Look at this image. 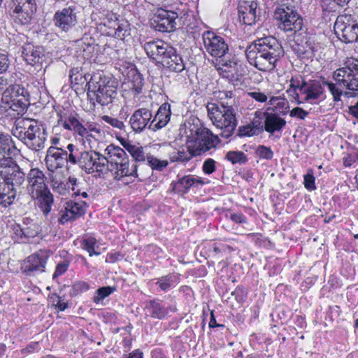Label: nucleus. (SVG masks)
Segmentation results:
<instances>
[{
  "instance_id": "1",
  "label": "nucleus",
  "mask_w": 358,
  "mask_h": 358,
  "mask_svg": "<svg viewBox=\"0 0 358 358\" xmlns=\"http://www.w3.org/2000/svg\"><path fill=\"white\" fill-rule=\"evenodd\" d=\"M284 51L278 41L271 36L259 38L250 45L245 51L248 61L262 71H271Z\"/></svg>"
},
{
  "instance_id": "2",
  "label": "nucleus",
  "mask_w": 358,
  "mask_h": 358,
  "mask_svg": "<svg viewBox=\"0 0 358 358\" xmlns=\"http://www.w3.org/2000/svg\"><path fill=\"white\" fill-rule=\"evenodd\" d=\"M218 97L220 99V104H207L208 115L213 125L222 130L220 136L228 138L234 134L237 124L235 110L232 106L234 100L230 91L220 92Z\"/></svg>"
},
{
  "instance_id": "3",
  "label": "nucleus",
  "mask_w": 358,
  "mask_h": 358,
  "mask_svg": "<svg viewBox=\"0 0 358 358\" xmlns=\"http://www.w3.org/2000/svg\"><path fill=\"white\" fill-rule=\"evenodd\" d=\"M24 181V174L12 157L0 158V204L10 205L17 189Z\"/></svg>"
},
{
  "instance_id": "4",
  "label": "nucleus",
  "mask_w": 358,
  "mask_h": 358,
  "mask_svg": "<svg viewBox=\"0 0 358 358\" xmlns=\"http://www.w3.org/2000/svg\"><path fill=\"white\" fill-rule=\"evenodd\" d=\"M11 133L34 152H39L45 147L47 131L34 119L17 118L14 122Z\"/></svg>"
},
{
  "instance_id": "5",
  "label": "nucleus",
  "mask_w": 358,
  "mask_h": 358,
  "mask_svg": "<svg viewBox=\"0 0 358 358\" xmlns=\"http://www.w3.org/2000/svg\"><path fill=\"white\" fill-rule=\"evenodd\" d=\"M336 83L324 82L328 90L333 96L334 101H338L344 89L358 90V59L347 58L344 66L334 72Z\"/></svg>"
},
{
  "instance_id": "6",
  "label": "nucleus",
  "mask_w": 358,
  "mask_h": 358,
  "mask_svg": "<svg viewBox=\"0 0 358 358\" xmlns=\"http://www.w3.org/2000/svg\"><path fill=\"white\" fill-rule=\"evenodd\" d=\"M185 127L192 152L197 156L216 148L220 143L219 136L203 127L197 118L188 120L185 123Z\"/></svg>"
},
{
  "instance_id": "7",
  "label": "nucleus",
  "mask_w": 358,
  "mask_h": 358,
  "mask_svg": "<svg viewBox=\"0 0 358 358\" xmlns=\"http://www.w3.org/2000/svg\"><path fill=\"white\" fill-rule=\"evenodd\" d=\"M106 159L108 161V171L114 178L121 180L125 177L138 176L137 165H130L129 159L125 151L119 146L110 144L104 150Z\"/></svg>"
},
{
  "instance_id": "8",
  "label": "nucleus",
  "mask_w": 358,
  "mask_h": 358,
  "mask_svg": "<svg viewBox=\"0 0 358 358\" xmlns=\"http://www.w3.org/2000/svg\"><path fill=\"white\" fill-rule=\"evenodd\" d=\"M87 86V95L91 99L95 98L103 106L111 103L116 95V88L110 83L106 77H102L101 74L92 76Z\"/></svg>"
},
{
  "instance_id": "9",
  "label": "nucleus",
  "mask_w": 358,
  "mask_h": 358,
  "mask_svg": "<svg viewBox=\"0 0 358 358\" xmlns=\"http://www.w3.org/2000/svg\"><path fill=\"white\" fill-rule=\"evenodd\" d=\"M78 163L88 173H96L100 175L108 171V161L106 160L104 152L101 154L96 151L83 152Z\"/></svg>"
},
{
  "instance_id": "10",
  "label": "nucleus",
  "mask_w": 358,
  "mask_h": 358,
  "mask_svg": "<svg viewBox=\"0 0 358 358\" xmlns=\"http://www.w3.org/2000/svg\"><path fill=\"white\" fill-rule=\"evenodd\" d=\"M334 28L337 37L344 43H353L358 39V24L350 16H338Z\"/></svg>"
},
{
  "instance_id": "11",
  "label": "nucleus",
  "mask_w": 358,
  "mask_h": 358,
  "mask_svg": "<svg viewBox=\"0 0 358 358\" xmlns=\"http://www.w3.org/2000/svg\"><path fill=\"white\" fill-rule=\"evenodd\" d=\"M275 17L280 22L279 27L285 31H297L302 28V18L296 10L289 6H282L278 8Z\"/></svg>"
},
{
  "instance_id": "12",
  "label": "nucleus",
  "mask_w": 358,
  "mask_h": 358,
  "mask_svg": "<svg viewBox=\"0 0 358 358\" xmlns=\"http://www.w3.org/2000/svg\"><path fill=\"white\" fill-rule=\"evenodd\" d=\"M204 48L212 57H222L228 51V45L224 38L213 31H207L203 34Z\"/></svg>"
},
{
  "instance_id": "13",
  "label": "nucleus",
  "mask_w": 358,
  "mask_h": 358,
  "mask_svg": "<svg viewBox=\"0 0 358 358\" xmlns=\"http://www.w3.org/2000/svg\"><path fill=\"white\" fill-rule=\"evenodd\" d=\"M36 9L35 0H13V16L17 23L28 24Z\"/></svg>"
},
{
  "instance_id": "14",
  "label": "nucleus",
  "mask_w": 358,
  "mask_h": 358,
  "mask_svg": "<svg viewBox=\"0 0 358 358\" xmlns=\"http://www.w3.org/2000/svg\"><path fill=\"white\" fill-rule=\"evenodd\" d=\"M177 13L171 10L158 8L153 17L155 28L161 32H170L176 29Z\"/></svg>"
},
{
  "instance_id": "15",
  "label": "nucleus",
  "mask_w": 358,
  "mask_h": 358,
  "mask_svg": "<svg viewBox=\"0 0 358 358\" xmlns=\"http://www.w3.org/2000/svg\"><path fill=\"white\" fill-rule=\"evenodd\" d=\"M46 180L47 177L42 170L38 168L31 169L27 176V189L29 195L34 196L35 194L49 189Z\"/></svg>"
},
{
  "instance_id": "16",
  "label": "nucleus",
  "mask_w": 358,
  "mask_h": 358,
  "mask_svg": "<svg viewBox=\"0 0 358 358\" xmlns=\"http://www.w3.org/2000/svg\"><path fill=\"white\" fill-rule=\"evenodd\" d=\"M27 95L28 92L23 87L20 85H10L2 93L1 101L9 106L10 108L17 110L15 107L17 104L24 105L23 101Z\"/></svg>"
},
{
  "instance_id": "17",
  "label": "nucleus",
  "mask_w": 358,
  "mask_h": 358,
  "mask_svg": "<svg viewBox=\"0 0 358 358\" xmlns=\"http://www.w3.org/2000/svg\"><path fill=\"white\" fill-rule=\"evenodd\" d=\"M55 25L64 32L69 31L77 22L76 8L73 6L57 10L54 15Z\"/></svg>"
},
{
  "instance_id": "18",
  "label": "nucleus",
  "mask_w": 358,
  "mask_h": 358,
  "mask_svg": "<svg viewBox=\"0 0 358 358\" xmlns=\"http://www.w3.org/2000/svg\"><path fill=\"white\" fill-rule=\"evenodd\" d=\"M45 162L48 169L52 172L69 162L68 152L56 146H50L47 150Z\"/></svg>"
},
{
  "instance_id": "19",
  "label": "nucleus",
  "mask_w": 358,
  "mask_h": 358,
  "mask_svg": "<svg viewBox=\"0 0 358 358\" xmlns=\"http://www.w3.org/2000/svg\"><path fill=\"white\" fill-rule=\"evenodd\" d=\"M85 203L83 201H66L64 208L59 212V222L64 224L80 217L85 213Z\"/></svg>"
},
{
  "instance_id": "20",
  "label": "nucleus",
  "mask_w": 358,
  "mask_h": 358,
  "mask_svg": "<svg viewBox=\"0 0 358 358\" xmlns=\"http://www.w3.org/2000/svg\"><path fill=\"white\" fill-rule=\"evenodd\" d=\"M152 114L150 110L146 108H141L136 110L129 118V124L132 130L136 133H141L152 122Z\"/></svg>"
},
{
  "instance_id": "21",
  "label": "nucleus",
  "mask_w": 358,
  "mask_h": 358,
  "mask_svg": "<svg viewBox=\"0 0 358 358\" xmlns=\"http://www.w3.org/2000/svg\"><path fill=\"white\" fill-rule=\"evenodd\" d=\"M171 46L161 40L150 41L144 44L143 48L149 58L161 64Z\"/></svg>"
},
{
  "instance_id": "22",
  "label": "nucleus",
  "mask_w": 358,
  "mask_h": 358,
  "mask_svg": "<svg viewBox=\"0 0 358 358\" xmlns=\"http://www.w3.org/2000/svg\"><path fill=\"white\" fill-rule=\"evenodd\" d=\"M22 55L28 64L38 67L42 64L44 51L43 47L28 43L22 46Z\"/></svg>"
},
{
  "instance_id": "23",
  "label": "nucleus",
  "mask_w": 358,
  "mask_h": 358,
  "mask_svg": "<svg viewBox=\"0 0 358 358\" xmlns=\"http://www.w3.org/2000/svg\"><path fill=\"white\" fill-rule=\"evenodd\" d=\"M49 253L47 251L41 250L32 254L28 257L27 262L24 265L26 272L42 273L45 271Z\"/></svg>"
},
{
  "instance_id": "24",
  "label": "nucleus",
  "mask_w": 358,
  "mask_h": 358,
  "mask_svg": "<svg viewBox=\"0 0 358 358\" xmlns=\"http://www.w3.org/2000/svg\"><path fill=\"white\" fill-rule=\"evenodd\" d=\"M257 3L255 0H240L238 15L243 22L251 25L256 22Z\"/></svg>"
},
{
  "instance_id": "25",
  "label": "nucleus",
  "mask_w": 358,
  "mask_h": 358,
  "mask_svg": "<svg viewBox=\"0 0 358 358\" xmlns=\"http://www.w3.org/2000/svg\"><path fill=\"white\" fill-rule=\"evenodd\" d=\"M57 116V126L62 127L66 130L73 131L77 135L85 131L83 124L75 115L58 111Z\"/></svg>"
},
{
  "instance_id": "26",
  "label": "nucleus",
  "mask_w": 358,
  "mask_h": 358,
  "mask_svg": "<svg viewBox=\"0 0 358 358\" xmlns=\"http://www.w3.org/2000/svg\"><path fill=\"white\" fill-rule=\"evenodd\" d=\"M171 115V106L169 103H164L159 108L155 117L149 125V129L157 131L164 127L170 120Z\"/></svg>"
},
{
  "instance_id": "27",
  "label": "nucleus",
  "mask_w": 358,
  "mask_h": 358,
  "mask_svg": "<svg viewBox=\"0 0 358 358\" xmlns=\"http://www.w3.org/2000/svg\"><path fill=\"white\" fill-rule=\"evenodd\" d=\"M264 117V129L270 134L280 132L286 125V120L276 113H263Z\"/></svg>"
},
{
  "instance_id": "28",
  "label": "nucleus",
  "mask_w": 358,
  "mask_h": 358,
  "mask_svg": "<svg viewBox=\"0 0 358 358\" xmlns=\"http://www.w3.org/2000/svg\"><path fill=\"white\" fill-rule=\"evenodd\" d=\"M161 64L173 72H181L185 69V63L181 56L171 47Z\"/></svg>"
},
{
  "instance_id": "29",
  "label": "nucleus",
  "mask_w": 358,
  "mask_h": 358,
  "mask_svg": "<svg viewBox=\"0 0 358 358\" xmlns=\"http://www.w3.org/2000/svg\"><path fill=\"white\" fill-rule=\"evenodd\" d=\"M30 196L32 199L36 201L43 214L47 217L50 213L54 203V196L50 189H48L38 194H35L34 196Z\"/></svg>"
},
{
  "instance_id": "30",
  "label": "nucleus",
  "mask_w": 358,
  "mask_h": 358,
  "mask_svg": "<svg viewBox=\"0 0 358 358\" xmlns=\"http://www.w3.org/2000/svg\"><path fill=\"white\" fill-rule=\"evenodd\" d=\"M299 92L302 100L312 103L320 98L322 94V89L318 83L307 84L303 81Z\"/></svg>"
},
{
  "instance_id": "31",
  "label": "nucleus",
  "mask_w": 358,
  "mask_h": 358,
  "mask_svg": "<svg viewBox=\"0 0 358 358\" xmlns=\"http://www.w3.org/2000/svg\"><path fill=\"white\" fill-rule=\"evenodd\" d=\"M196 183L203 185L204 182L200 177L191 175L185 176L174 183L173 190L180 194H185Z\"/></svg>"
},
{
  "instance_id": "32",
  "label": "nucleus",
  "mask_w": 358,
  "mask_h": 358,
  "mask_svg": "<svg viewBox=\"0 0 358 358\" xmlns=\"http://www.w3.org/2000/svg\"><path fill=\"white\" fill-rule=\"evenodd\" d=\"M77 52L84 59H90L94 55L97 45L92 38H83L76 41Z\"/></svg>"
},
{
  "instance_id": "33",
  "label": "nucleus",
  "mask_w": 358,
  "mask_h": 358,
  "mask_svg": "<svg viewBox=\"0 0 358 358\" xmlns=\"http://www.w3.org/2000/svg\"><path fill=\"white\" fill-rule=\"evenodd\" d=\"M145 309L152 318L162 320L168 315V309L159 300L154 299L146 303Z\"/></svg>"
},
{
  "instance_id": "34",
  "label": "nucleus",
  "mask_w": 358,
  "mask_h": 358,
  "mask_svg": "<svg viewBox=\"0 0 358 358\" xmlns=\"http://www.w3.org/2000/svg\"><path fill=\"white\" fill-rule=\"evenodd\" d=\"M196 156H197V155L192 152L189 141L187 138L186 147H180L177 151L170 153L169 159L172 162H184L189 161L192 157Z\"/></svg>"
},
{
  "instance_id": "35",
  "label": "nucleus",
  "mask_w": 358,
  "mask_h": 358,
  "mask_svg": "<svg viewBox=\"0 0 358 358\" xmlns=\"http://www.w3.org/2000/svg\"><path fill=\"white\" fill-rule=\"evenodd\" d=\"M17 152V150L8 134H0V154L3 157H12Z\"/></svg>"
},
{
  "instance_id": "36",
  "label": "nucleus",
  "mask_w": 358,
  "mask_h": 358,
  "mask_svg": "<svg viewBox=\"0 0 358 358\" xmlns=\"http://www.w3.org/2000/svg\"><path fill=\"white\" fill-rule=\"evenodd\" d=\"M263 130V126L258 121L254 120L251 124L240 127L238 134L241 137H250L259 135Z\"/></svg>"
},
{
  "instance_id": "37",
  "label": "nucleus",
  "mask_w": 358,
  "mask_h": 358,
  "mask_svg": "<svg viewBox=\"0 0 358 358\" xmlns=\"http://www.w3.org/2000/svg\"><path fill=\"white\" fill-rule=\"evenodd\" d=\"M128 78L131 83V89L136 94L141 93L143 85L142 75L136 69H131L129 72Z\"/></svg>"
},
{
  "instance_id": "38",
  "label": "nucleus",
  "mask_w": 358,
  "mask_h": 358,
  "mask_svg": "<svg viewBox=\"0 0 358 358\" xmlns=\"http://www.w3.org/2000/svg\"><path fill=\"white\" fill-rule=\"evenodd\" d=\"M302 83L303 80L301 78H292L290 80L289 87L287 90L288 95L299 104L302 103V101L299 100L300 97H301L299 89L302 87Z\"/></svg>"
},
{
  "instance_id": "39",
  "label": "nucleus",
  "mask_w": 358,
  "mask_h": 358,
  "mask_svg": "<svg viewBox=\"0 0 358 358\" xmlns=\"http://www.w3.org/2000/svg\"><path fill=\"white\" fill-rule=\"evenodd\" d=\"M156 284L161 290L167 292L178 284V278L173 274H169L157 279Z\"/></svg>"
},
{
  "instance_id": "40",
  "label": "nucleus",
  "mask_w": 358,
  "mask_h": 358,
  "mask_svg": "<svg viewBox=\"0 0 358 358\" xmlns=\"http://www.w3.org/2000/svg\"><path fill=\"white\" fill-rule=\"evenodd\" d=\"M117 21L118 19L114 13H108L106 14L101 22V25L106 27L103 31H105L107 35L111 36L115 26L117 25Z\"/></svg>"
},
{
  "instance_id": "41",
  "label": "nucleus",
  "mask_w": 358,
  "mask_h": 358,
  "mask_svg": "<svg viewBox=\"0 0 358 358\" xmlns=\"http://www.w3.org/2000/svg\"><path fill=\"white\" fill-rule=\"evenodd\" d=\"M81 247L86 250L90 257L92 255H99L101 252L98 251L99 246L96 239L93 237H87L82 240Z\"/></svg>"
},
{
  "instance_id": "42",
  "label": "nucleus",
  "mask_w": 358,
  "mask_h": 358,
  "mask_svg": "<svg viewBox=\"0 0 358 358\" xmlns=\"http://www.w3.org/2000/svg\"><path fill=\"white\" fill-rule=\"evenodd\" d=\"M124 148L136 161H147V157L149 154L145 155L142 147L128 143L124 145Z\"/></svg>"
},
{
  "instance_id": "43",
  "label": "nucleus",
  "mask_w": 358,
  "mask_h": 358,
  "mask_svg": "<svg viewBox=\"0 0 358 358\" xmlns=\"http://www.w3.org/2000/svg\"><path fill=\"white\" fill-rule=\"evenodd\" d=\"M115 287L106 286L98 289L93 297V301L96 303H102L104 299L110 296L115 291Z\"/></svg>"
},
{
  "instance_id": "44",
  "label": "nucleus",
  "mask_w": 358,
  "mask_h": 358,
  "mask_svg": "<svg viewBox=\"0 0 358 358\" xmlns=\"http://www.w3.org/2000/svg\"><path fill=\"white\" fill-rule=\"evenodd\" d=\"M147 162L152 169L157 171H162L169 164L167 160H161L150 154L147 157Z\"/></svg>"
},
{
  "instance_id": "45",
  "label": "nucleus",
  "mask_w": 358,
  "mask_h": 358,
  "mask_svg": "<svg viewBox=\"0 0 358 358\" xmlns=\"http://www.w3.org/2000/svg\"><path fill=\"white\" fill-rule=\"evenodd\" d=\"M85 131L82 134H78L83 139H88L90 137L94 138L96 134H100V129L94 123H87L85 126L83 124Z\"/></svg>"
},
{
  "instance_id": "46",
  "label": "nucleus",
  "mask_w": 358,
  "mask_h": 358,
  "mask_svg": "<svg viewBox=\"0 0 358 358\" xmlns=\"http://www.w3.org/2000/svg\"><path fill=\"white\" fill-rule=\"evenodd\" d=\"M226 158L232 164H243L247 161L246 155L241 151H229L227 153Z\"/></svg>"
},
{
  "instance_id": "47",
  "label": "nucleus",
  "mask_w": 358,
  "mask_h": 358,
  "mask_svg": "<svg viewBox=\"0 0 358 358\" xmlns=\"http://www.w3.org/2000/svg\"><path fill=\"white\" fill-rule=\"evenodd\" d=\"M69 78L71 83L75 85H83L85 83L87 84V78L80 73L78 68L72 69L70 71Z\"/></svg>"
},
{
  "instance_id": "48",
  "label": "nucleus",
  "mask_w": 358,
  "mask_h": 358,
  "mask_svg": "<svg viewBox=\"0 0 358 358\" xmlns=\"http://www.w3.org/2000/svg\"><path fill=\"white\" fill-rule=\"evenodd\" d=\"M256 155L262 159L270 160L273 157V152L271 148L260 145L255 150Z\"/></svg>"
},
{
  "instance_id": "49",
  "label": "nucleus",
  "mask_w": 358,
  "mask_h": 358,
  "mask_svg": "<svg viewBox=\"0 0 358 358\" xmlns=\"http://www.w3.org/2000/svg\"><path fill=\"white\" fill-rule=\"evenodd\" d=\"M127 27L128 24L127 22L120 23L117 21V25L115 26L111 36L123 39L127 34H129L127 29Z\"/></svg>"
},
{
  "instance_id": "50",
  "label": "nucleus",
  "mask_w": 358,
  "mask_h": 358,
  "mask_svg": "<svg viewBox=\"0 0 358 358\" xmlns=\"http://www.w3.org/2000/svg\"><path fill=\"white\" fill-rule=\"evenodd\" d=\"M101 119L113 128L118 129L120 130L123 129L125 127L124 122L118 120L117 117H111L109 115H103Z\"/></svg>"
},
{
  "instance_id": "51",
  "label": "nucleus",
  "mask_w": 358,
  "mask_h": 358,
  "mask_svg": "<svg viewBox=\"0 0 358 358\" xmlns=\"http://www.w3.org/2000/svg\"><path fill=\"white\" fill-rule=\"evenodd\" d=\"M216 170V162L211 159H206L202 166V171L205 174L210 175Z\"/></svg>"
},
{
  "instance_id": "52",
  "label": "nucleus",
  "mask_w": 358,
  "mask_h": 358,
  "mask_svg": "<svg viewBox=\"0 0 358 358\" xmlns=\"http://www.w3.org/2000/svg\"><path fill=\"white\" fill-rule=\"evenodd\" d=\"M10 64L8 54L6 52H0V74L5 73Z\"/></svg>"
},
{
  "instance_id": "53",
  "label": "nucleus",
  "mask_w": 358,
  "mask_h": 358,
  "mask_svg": "<svg viewBox=\"0 0 358 358\" xmlns=\"http://www.w3.org/2000/svg\"><path fill=\"white\" fill-rule=\"evenodd\" d=\"M66 148L68 150L66 151L69 152V153H68V161L72 164H76L77 162H78L77 159L78 150L76 149V146L71 143L69 144Z\"/></svg>"
},
{
  "instance_id": "54",
  "label": "nucleus",
  "mask_w": 358,
  "mask_h": 358,
  "mask_svg": "<svg viewBox=\"0 0 358 358\" xmlns=\"http://www.w3.org/2000/svg\"><path fill=\"white\" fill-rule=\"evenodd\" d=\"M69 266V264L67 262L64 261L59 263L56 266L52 278L55 280L57 278L64 274L67 271Z\"/></svg>"
},
{
  "instance_id": "55",
  "label": "nucleus",
  "mask_w": 358,
  "mask_h": 358,
  "mask_svg": "<svg viewBox=\"0 0 358 358\" xmlns=\"http://www.w3.org/2000/svg\"><path fill=\"white\" fill-rule=\"evenodd\" d=\"M308 115V112L304 110L303 108L300 107H296L293 108L289 113V115L291 117H296L300 120H304Z\"/></svg>"
},
{
  "instance_id": "56",
  "label": "nucleus",
  "mask_w": 358,
  "mask_h": 358,
  "mask_svg": "<svg viewBox=\"0 0 358 358\" xmlns=\"http://www.w3.org/2000/svg\"><path fill=\"white\" fill-rule=\"evenodd\" d=\"M230 219L236 223L248 225L246 217L241 213H231Z\"/></svg>"
},
{
  "instance_id": "57",
  "label": "nucleus",
  "mask_w": 358,
  "mask_h": 358,
  "mask_svg": "<svg viewBox=\"0 0 358 358\" xmlns=\"http://www.w3.org/2000/svg\"><path fill=\"white\" fill-rule=\"evenodd\" d=\"M304 186L308 190H313L315 189V177L311 174L304 176Z\"/></svg>"
},
{
  "instance_id": "58",
  "label": "nucleus",
  "mask_w": 358,
  "mask_h": 358,
  "mask_svg": "<svg viewBox=\"0 0 358 358\" xmlns=\"http://www.w3.org/2000/svg\"><path fill=\"white\" fill-rule=\"evenodd\" d=\"M248 94L257 101L261 103H264L268 99L267 96L266 94L257 91L248 92Z\"/></svg>"
},
{
  "instance_id": "59",
  "label": "nucleus",
  "mask_w": 358,
  "mask_h": 358,
  "mask_svg": "<svg viewBox=\"0 0 358 358\" xmlns=\"http://www.w3.org/2000/svg\"><path fill=\"white\" fill-rule=\"evenodd\" d=\"M32 227H33V229L24 228V229H22V234L25 237H27V238L34 237L38 234V227L35 224H34Z\"/></svg>"
},
{
  "instance_id": "60",
  "label": "nucleus",
  "mask_w": 358,
  "mask_h": 358,
  "mask_svg": "<svg viewBox=\"0 0 358 358\" xmlns=\"http://www.w3.org/2000/svg\"><path fill=\"white\" fill-rule=\"evenodd\" d=\"M67 185L69 187L71 188L73 193L77 191L79 186V182H78L77 179L75 177H69Z\"/></svg>"
},
{
  "instance_id": "61",
  "label": "nucleus",
  "mask_w": 358,
  "mask_h": 358,
  "mask_svg": "<svg viewBox=\"0 0 358 358\" xmlns=\"http://www.w3.org/2000/svg\"><path fill=\"white\" fill-rule=\"evenodd\" d=\"M57 302L55 305L56 308L60 311H64L68 306V304L64 301L62 300L60 297L57 296Z\"/></svg>"
},
{
  "instance_id": "62",
  "label": "nucleus",
  "mask_w": 358,
  "mask_h": 358,
  "mask_svg": "<svg viewBox=\"0 0 358 358\" xmlns=\"http://www.w3.org/2000/svg\"><path fill=\"white\" fill-rule=\"evenodd\" d=\"M50 182L51 187L54 191L64 183L53 176H51Z\"/></svg>"
},
{
  "instance_id": "63",
  "label": "nucleus",
  "mask_w": 358,
  "mask_h": 358,
  "mask_svg": "<svg viewBox=\"0 0 358 358\" xmlns=\"http://www.w3.org/2000/svg\"><path fill=\"white\" fill-rule=\"evenodd\" d=\"M128 358H143V353L140 350H135L129 353Z\"/></svg>"
},
{
  "instance_id": "64",
  "label": "nucleus",
  "mask_w": 358,
  "mask_h": 358,
  "mask_svg": "<svg viewBox=\"0 0 358 358\" xmlns=\"http://www.w3.org/2000/svg\"><path fill=\"white\" fill-rule=\"evenodd\" d=\"M349 113L358 118V102L355 105L349 107Z\"/></svg>"
}]
</instances>
